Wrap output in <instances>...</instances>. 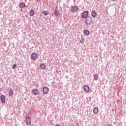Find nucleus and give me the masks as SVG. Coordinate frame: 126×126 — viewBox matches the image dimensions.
Returning <instances> with one entry per match:
<instances>
[{"label": "nucleus", "mask_w": 126, "mask_h": 126, "mask_svg": "<svg viewBox=\"0 0 126 126\" xmlns=\"http://www.w3.org/2000/svg\"><path fill=\"white\" fill-rule=\"evenodd\" d=\"M92 22V18L91 16H88L85 18V23L86 25H90Z\"/></svg>", "instance_id": "nucleus-1"}, {"label": "nucleus", "mask_w": 126, "mask_h": 126, "mask_svg": "<svg viewBox=\"0 0 126 126\" xmlns=\"http://www.w3.org/2000/svg\"><path fill=\"white\" fill-rule=\"evenodd\" d=\"M88 11H84L81 15V18H87L88 17Z\"/></svg>", "instance_id": "nucleus-2"}, {"label": "nucleus", "mask_w": 126, "mask_h": 126, "mask_svg": "<svg viewBox=\"0 0 126 126\" xmlns=\"http://www.w3.org/2000/svg\"><path fill=\"white\" fill-rule=\"evenodd\" d=\"M26 124L28 125H31V122H32V119H31V117H28L26 118Z\"/></svg>", "instance_id": "nucleus-3"}, {"label": "nucleus", "mask_w": 126, "mask_h": 126, "mask_svg": "<svg viewBox=\"0 0 126 126\" xmlns=\"http://www.w3.org/2000/svg\"><path fill=\"white\" fill-rule=\"evenodd\" d=\"M31 58L32 61H36L37 60V54L33 53L31 55Z\"/></svg>", "instance_id": "nucleus-4"}, {"label": "nucleus", "mask_w": 126, "mask_h": 126, "mask_svg": "<svg viewBox=\"0 0 126 126\" xmlns=\"http://www.w3.org/2000/svg\"><path fill=\"white\" fill-rule=\"evenodd\" d=\"M43 92L44 94H47L49 92V88L48 87H44L43 88Z\"/></svg>", "instance_id": "nucleus-5"}, {"label": "nucleus", "mask_w": 126, "mask_h": 126, "mask_svg": "<svg viewBox=\"0 0 126 126\" xmlns=\"http://www.w3.org/2000/svg\"><path fill=\"white\" fill-rule=\"evenodd\" d=\"M78 10V7L77 6H73L71 7V11L73 12H75Z\"/></svg>", "instance_id": "nucleus-6"}, {"label": "nucleus", "mask_w": 126, "mask_h": 126, "mask_svg": "<svg viewBox=\"0 0 126 126\" xmlns=\"http://www.w3.org/2000/svg\"><path fill=\"white\" fill-rule=\"evenodd\" d=\"M1 102H2V104L5 103V96L2 95L0 96Z\"/></svg>", "instance_id": "nucleus-7"}, {"label": "nucleus", "mask_w": 126, "mask_h": 126, "mask_svg": "<svg viewBox=\"0 0 126 126\" xmlns=\"http://www.w3.org/2000/svg\"><path fill=\"white\" fill-rule=\"evenodd\" d=\"M32 93L34 95H37L39 94V90L38 89H33L32 90Z\"/></svg>", "instance_id": "nucleus-8"}, {"label": "nucleus", "mask_w": 126, "mask_h": 126, "mask_svg": "<svg viewBox=\"0 0 126 126\" xmlns=\"http://www.w3.org/2000/svg\"><path fill=\"white\" fill-rule=\"evenodd\" d=\"M91 15L92 17H96V16H97V13H96V11L93 10L91 12Z\"/></svg>", "instance_id": "nucleus-9"}, {"label": "nucleus", "mask_w": 126, "mask_h": 126, "mask_svg": "<svg viewBox=\"0 0 126 126\" xmlns=\"http://www.w3.org/2000/svg\"><path fill=\"white\" fill-rule=\"evenodd\" d=\"M83 33L84 34V35H85V36H88V35H89V30H85L83 31Z\"/></svg>", "instance_id": "nucleus-10"}, {"label": "nucleus", "mask_w": 126, "mask_h": 126, "mask_svg": "<svg viewBox=\"0 0 126 126\" xmlns=\"http://www.w3.org/2000/svg\"><path fill=\"white\" fill-rule=\"evenodd\" d=\"M99 112V109L98 107H95L93 109L94 114H97Z\"/></svg>", "instance_id": "nucleus-11"}, {"label": "nucleus", "mask_w": 126, "mask_h": 126, "mask_svg": "<svg viewBox=\"0 0 126 126\" xmlns=\"http://www.w3.org/2000/svg\"><path fill=\"white\" fill-rule=\"evenodd\" d=\"M84 90L86 92H88L89 91V87L88 86H85L84 87Z\"/></svg>", "instance_id": "nucleus-12"}, {"label": "nucleus", "mask_w": 126, "mask_h": 126, "mask_svg": "<svg viewBox=\"0 0 126 126\" xmlns=\"http://www.w3.org/2000/svg\"><path fill=\"white\" fill-rule=\"evenodd\" d=\"M19 7H20V8H24V7H25V3H21L19 4Z\"/></svg>", "instance_id": "nucleus-13"}, {"label": "nucleus", "mask_w": 126, "mask_h": 126, "mask_svg": "<svg viewBox=\"0 0 126 126\" xmlns=\"http://www.w3.org/2000/svg\"><path fill=\"white\" fill-rule=\"evenodd\" d=\"M13 95V90L12 89H10L9 91V96L11 97Z\"/></svg>", "instance_id": "nucleus-14"}, {"label": "nucleus", "mask_w": 126, "mask_h": 126, "mask_svg": "<svg viewBox=\"0 0 126 126\" xmlns=\"http://www.w3.org/2000/svg\"><path fill=\"white\" fill-rule=\"evenodd\" d=\"M53 14H54L55 16H58V15H59V12H58L57 10H55L54 12H53Z\"/></svg>", "instance_id": "nucleus-15"}, {"label": "nucleus", "mask_w": 126, "mask_h": 126, "mask_svg": "<svg viewBox=\"0 0 126 126\" xmlns=\"http://www.w3.org/2000/svg\"><path fill=\"white\" fill-rule=\"evenodd\" d=\"M40 67L41 69H45V68H46V65H45L44 64H42L40 65Z\"/></svg>", "instance_id": "nucleus-16"}, {"label": "nucleus", "mask_w": 126, "mask_h": 126, "mask_svg": "<svg viewBox=\"0 0 126 126\" xmlns=\"http://www.w3.org/2000/svg\"><path fill=\"white\" fill-rule=\"evenodd\" d=\"M34 14H35V13H34V10H32L30 11V15H31V16H33Z\"/></svg>", "instance_id": "nucleus-17"}, {"label": "nucleus", "mask_w": 126, "mask_h": 126, "mask_svg": "<svg viewBox=\"0 0 126 126\" xmlns=\"http://www.w3.org/2000/svg\"><path fill=\"white\" fill-rule=\"evenodd\" d=\"M94 80H98V74H95L94 77Z\"/></svg>", "instance_id": "nucleus-18"}, {"label": "nucleus", "mask_w": 126, "mask_h": 126, "mask_svg": "<svg viewBox=\"0 0 126 126\" xmlns=\"http://www.w3.org/2000/svg\"><path fill=\"white\" fill-rule=\"evenodd\" d=\"M80 42L81 44H83V43H84V38H82L81 39V40H80Z\"/></svg>", "instance_id": "nucleus-19"}, {"label": "nucleus", "mask_w": 126, "mask_h": 126, "mask_svg": "<svg viewBox=\"0 0 126 126\" xmlns=\"http://www.w3.org/2000/svg\"><path fill=\"white\" fill-rule=\"evenodd\" d=\"M42 13L44 14V15H45V16L48 15V13H47V11L45 10L42 11Z\"/></svg>", "instance_id": "nucleus-20"}, {"label": "nucleus", "mask_w": 126, "mask_h": 126, "mask_svg": "<svg viewBox=\"0 0 126 126\" xmlns=\"http://www.w3.org/2000/svg\"><path fill=\"white\" fill-rule=\"evenodd\" d=\"M12 69H15L16 68V64H14L12 67Z\"/></svg>", "instance_id": "nucleus-21"}, {"label": "nucleus", "mask_w": 126, "mask_h": 126, "mask_svg": "<svg viewBox=\"0 0 126 126\" xmlns=\"http://www.w3.org/2000/svg\"><path fill=\"white\" fill-rule=\"evenodd\" d=\"M108 126H113V125L111 124H108Z\"/></svg>", "instance_id": "nucleus-22"}, {"label": "nucleus", "mask_w": 126, "mask_h": 126, "mask_svg": "<svg viewBox=\"0 0 126 126\" xmlns=\"http://www.w3.org/2000/svg\"><path fill=\"white\" fill-rule=\"evenodd\" d=\"M55 126H60V124H57L56 125H55Z\"/></svg>", "instance_id": "nucleus-23"}, {"label": "nucleus", "mask_w": 126, "mask_h": 126, "mask_svg": "<svg viewBox=\"0 0 126 126\" xmlns=\"http://www.w3.org/2000/svg\"><path fill=\"white\" fill-rule=\"evenodd\" d=\"M37 1H38V2H40V1H41V0H37Z\"/></svg>", "instance_id": "nucleus-24"}, {"label": "nucleus", "mask_w": 126, "mask_h": 126, "mask_svg": "<svg viewBox=\"0 0 126 126\" xmlns=\"http://www.w3.org/2000/svg\"><path fill=\"white\" fill-rule=\"evenodd\" d=\"M111 1H115V0H111Z\"/></svg>", "instance_id": "nucleus-25"}, {"label": "nucleus", "mask_w": 126, "mask_h": 126, "mask_svg": "<svg viewBox=\"0 0 126 126\" xmlns=\"http://www.w3.org/2000/svg\"><path fill=\"white\" fill-rule=\"evenodd\" d=\"M1 13L0 12V16Z\"/></svg>", "instance_id": "nucleus-26"}]
</instances>
